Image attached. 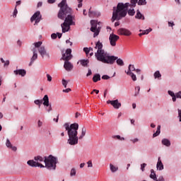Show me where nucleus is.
<instances>
[{"mask_svg":"<svg viewBox=\"0 0 181 181\" xmlns=\"http://www.w3.org/2000/svg\"><path fill=\"white\" fill-rule=\"evenodd\" d=\"M78 117H80V113L76 112L75 115V118H78Z\"/></svg>","mask_w":181,"mask_h":181,"instance_id":"60","label":"nucleus"},{"mask_svg":"<svg viewBox=\"0 0 181 181\" xmlns=\"http://www.w3.org/2000/svg\"><path fill=\"white\" fill-rule=\"evenodd\" d=\"M138 5H146V0H139Z\"/></svg>","mask_w":181,"mask_h":181,"instance_id":"37","label":"nucleus"},{"mask_svg":"<svg viewBox=\"0 0 181 181\" xmlns=\"http://www.w3.org/2000/svg\"><path fill=\"white\" fill-rule=\"evenodd\" d=\"M116 63L118 66H124V61L122 59H117Z\"/></svg>","mask_w":181,"mask_h":181,"instance_id":"32","label":"nucleus"},{"mask_svg":"<svg viewBox=\"0 0 181 181\" xmlns=\"http://www.w3.org/2000/svg\"><path fill=\"white\" fill-rule=\"evenodd\" d=\"M101 80V75L100 74H96L93 77V83H97V81H100Z\"/></svg>","mask_w":181,"mask_h":181,"instance_id":"19","label":"nucleus"},{"mask_svg":"<svg viewBox=\"0 0 181 181\" xmlns=\"http://www.w3.org/2000/svg\"><path fill=\"white\" fill-rule=\"evenodd\" d=\"M81 6H83V3L81 2L78 4V8H81Z\"/></svg>","mask_w":181,"mask_h":181,"instance_id":"63","label":"nucleus"},{"mask_svg":"<svg viewBox=\"0 0 181 181\" xmlns=\"http://www.w3.org/2000/svg\"><path fill=\"white\" fill-rule=\"evenodd\" d=\"M84 166H86V163H82L80 164V168H84Z\"/></svg>","mask_w":181,"mask_h":181,"instance_id":"56","label":"nucleus"},{"mask_svg":"<svg viewBox=\"0 0 181 181\" xmlns=\"http://www.w3.org/2000/svg\"><path fill=\"white\" fill-rule=\"evenodd\" d=\"M66 0H62L61 3L58 4L60 10L58 13L59 19H62V21H64V22L61 25V28L62 29V33H66V32H69L70 30V26L73 25V17L71 15V8L66 5Z\"/></svg>","mask_w":181,"mask_h":181,"instance_id":"1","label":"nucleus"},{"mask_svg":"<svg viewBox=\"0 0 181 181\" xmlns=\"http://www.w3.org/2000/svg\"><path fill=\"white\" fill-rule=\"evenodd\" d=\"M38 52H39L40 54H41L42 57H45V56L46 57H47V59L50 58V55L46 51V49L45 48V47H40L38 49Z\"/></svg>","mask_w":181,"mask_h":181,"instance_id":"14","label":"nucleus"},{"mask_svg":"<svg viewBox=\"0 0 181 181\" xmlns=\"http://www.w3.org/2000/svg\"><path fill=\"white\" fill-rule=\"evenodd\" d=\"M119 39V36L115 34H110L109 40L111 46H117V41Z\"/></svg>","mask_w":181,"mask_h":181,"instance_id":"10","label":"nucleus"},{"mask_svg":"<svg viewBox=\"0 0 181 181\" xmlns=\"http://www.w3.org/2000/svg\"><path fill=\"white\" fill-rule=\"evenodd\" d=\"M145 168H146V163H143L141 165V170H142V172L145 170Z\"/></svg>","mask_w":181,"mask_h":181,"instance_id":"41","label":"nucleus"},{"mask_svg":"<svg viewBox=\"0 0 181 181\" xmlns=\"http://www.w3.org/2000/svg\"><path fill=\"white\" fill-rule=\"evenodd\" d=\"M113 138L115 139H119V141H125V138L124 137H121V136L119 135H117V136H113Z\"/></svg>","mask_w":181,"mask_h":181,"instance_id":"36","label":"nucleus"},{"mask_svg":"<svg viewBox=\"0 0 181 181\" xmlns=\"http://www.w3.org/2000/svg\"><path fill=\"white\" fill-rule=\"evenodd\" d=\"M42 2H38L37 4V8H40V6H42Z\"/></svg>","mask_w":181,"mask_h":181,"instance_id":"61","label":"nucleus"},{"mask_svg":"<svg viewBox=\"0 0 181 181\" xmlns=\"http://www.w3.org/2000/svg\"><path fill=\"white\" fill-rule=\"evenodd\" d=\"M160 134V125H158L157 127V131L153 134V138H156V136H158Z\"/></svg>","mask_w":181,"mask_h":181,"instance_id":"27","label":"nucleus"},{"mask_svg":"<svg viewBox=\"0 0 181 181\" xmlns=\"http://www.w3.org/2000/svg\"><path fill=\"white\" fill-rule=\"evenodd\" d=\"M125 73H127V76H130L132 79L133 80V81H136V75L134 74L132 72H127V71H125Z\"/></svg>","mask_w":181,"mask_h":181,"instance_id":"23","label":"nucleus"},{"mask_svg":"<svg viewBox=\"0 0 181 181\" xmlns=\"http://www.w3.org/2000/svg\"><path fill=\"white\" fill-rule=\"evenodd\" d=\"M83 52H85L86 54H88V53H90V49L88 47H84Z\"/></svg>","mask_w":181,"mask_h":181,"instance_id":"42","label":"nucleus"},{"mask_svg":"<svg viewBox=\"0 0 181 181\" xmlns=\"http://www.w3.org/2000/svg\"><path fill=\"white\" fill-rule=\"evenodd\" d=\"M150 32H152L151 28L143 30L141 33L139 34V36H143V35H148Z\"/></svg>","mask_w":181,"mask_h":181,"instance_id":"28","label":"nucleus"},{"mask_svg":"<svg viewBox=\"0 0 181 181\" xmlns=\"http://www.w3.org/2000/svg\"><path fill=\"white\" fill-rule=\"evenodd\" d=\"M43 105H45V107H48V112H50V111H52V105L49 104V96L47 95H45L43 98Z\"/></svg>","mask_w":181,"mask_h":181,"instance_id":"12","label":"nucleus"},{"mask_svg":"<svg viewBox=\"0 0 181 181\" xmlns=\"http://www.w3.org/2000/svg\"><path fill=\"white\" fill-rule=\"evenodd\" d=\"M151 179H153V180H156V173H155V171L153 170H151V175H150Z\"/></svg>","mask_w":181,"mask_h":181,"instance_id":"25","label":"nucleus"},{"mask_svg":"<svg viewBox=\"0 0 181 181\" xmlns=\"http://www.w3.org/2000/svg\"><path fill=\"white\" fill-rule=\"evenodd\" d=\"M44 162L45 163V168L49 170H55L56 165L57 163V158L49 155L48 157H45Z\"/></svg>","mask_w":181,"mask_h":181,"instance_id":"6","label":"nucleus"},{"mask_svg":"<svg viewBox=\"0 0 181 181\" xmlns=\"http://www.w3.org/2000/svg\"><path fill=\"white\" fill-rule=\"evenodd\" d=\"M42 122L40 120H39L38 121V127H42Z\"/></svg>","mask_w":181,"mask_h":181,"instance_id":"58","label":"nucleus"},{"mask_svg":"<svg viewBox=\"0 0 181 181\" xmlns=\"http://www.w3.org/2000/svg\"><path fill=\"white\" fill-rule=\"evenodd\" d=\"M178 117H180V122H181V110H178Z\"/></svg>","mask_w":181,"mask_h":181,"instance_id":"52","label":"nucleus"},{"mask_svg":"<svg viewBox=\"0 0 181 181\" xmlns=\"http://www.w3.org/2000/svg\"><path fill=\"white\" fill-rule=\"evenodd\" d=\"M175 96H176L177 98H181V91L175 94Z\"/></svg>","mask_w":181,"mask_h":181,"instance_id":"48","label":"nucleus"},{"mask_svg":"<svg viewBox=\"0 0 181 181\" xmlns=\"http://www.w3.org/2000/svg\"><path fill=\"white\" fill-rule=\"evenodd\" d=\"M168 26H171V27H173L175 26V23L173 22H168Z\"/></svg>","mask_w":181,"mask_h":181,"instance_id":"55","label":"nucleus"},{"mask_svg":"<svg viewBox=\"0 0 181 181\" xmlns=\"http://www.w3.org/2000/svg\"><path fill=\"white\" fill-rule=\"evenodd\" d=\"M70 175H71V176H76V170L74 168H72L71 170Z\"/></svg>","mask_w":181,"mask_h":181,"instance_id":"39","label":"nucleus"},{"mask_svg":"<svg viewBox=\"0 0 181 181\" xmlns=\"http://www.w3.org/2000/svg\"><path fill=\"white\" fill-rule=\"evenodd\" d=\"M88 16H89V18H94V16H97V12L92 11L91 8H90L89 13H88Z\"/></svg>","mask_w":181,"mask_h":181,"instance_id":"26","label":"nucleus"},{"mask_svg":"<svg viewBox=\"0 0 181 181\" xmlns=\"http://www.w3.org/2000/svg\"><path fill=\"white\" fill-rule=\"evenodd\" d=\"M67 84H69V82L65 79H62V85L64 86V88H67Z\"/></svg>","mask_w":181,"mask_h":181,"instance_id":"38","label":"nucleus"},{"mask_svg":"<svg viewBox=\"0 0 181 181\" xmlns=\"http://www.w3.org/2000/svg\"><path fill=\"white\" fill-rule=\"evenodd\" d=\"M107 104H111L116 110H118L121 107V103L118 102V100H107Z\"/></svg>","mask_w":181,"mask_h":181,"instance_id":"15","label":"nucleus"},{"mask_svg":"<svg viewBox=\"0 0 181 181\" xmlns=\"http://www.w3.org/2000/svg\"><path fill=\"white\" fill-rule=\"evenodd\" d=\"M98 21L95 20L90 21V31L93 32V37H96L98 35H100V32L101 31V28L97 27Z\"/></svg>","mask_w":181,"mask_h":181,"instance_id":"8","label":"nucleus"},{"mask_svg":"<svg viewBox=\"0 0 181 181\" xmlns=\"http://www.w3.org/2000/svg\"><path fill=\"white\" fill-rule=\"evenodd\" d=\"M80 63L83 67H87V66H88V63H90V61H88V59H81L80 60Z\"/></svg>","mask_w":181,"mask_h":181,"instance_id":"21","label":"nucleus"},{"mask_svg":"<svg viewBox=\"0 0 181 181\" xmlns=\"http://www.w3.org/2000/svg\"><path fill=\"white\" fill-rule=\"evenodd\" d=\"M168 94H169V95H170L171 97H173V96L175 95V93H173V92L171 91V90H168Z\"/></svg>","mask_w":181,"mask_h":181,"instance_id":"49","label":"nucleus"},{"mask_svg":"<svg viewBox=\"0 0 181 181\" xmlns=\"http://www.w3.org/2000/svg\"><path fill=\"white\" fill-rule=\"evenodd\" d=\"M128 15H129V16H134V15H135V10L134 8L132 9H129L128 11Z\"/></svg>","mask_w":181,"mask_h":181,"instance_id":"34","label":"nucleus"},{"mask_svg":"<svg viewBox=\"0 0 181 181\" xmlns=\"http://www.w3.org/2000/svg\"><path fill=\"white\" fill-rule=\"evenodd\" d=\"M136 19H142V21L145 20V16L141 13V11L139 10L136 11V14L135 16Z\"/></svg>","mask_w":181,"mask_h":181,"instance_id":"18","label":"nucleus"},{"mask_svg":"<svg viewBox=\"0 0 181 181\" xmlns=\"http://www.w3.org/2000/svg\"><path fill=\"white\" fill-rule=\"evenodd\" d=\"M18 14V10L15 8L14 12H13V17L16 18V15Z\"/></svg>","mask_w":181,"mask_h":181,"instance_id":"51","label":"nucleus"},{"mask_svg":"<svg viewBox=\"0 0 181 181\" xmlns=\"http://www.w3.org/2000/svg\"><path fill=\"white\" fill-rule=\"evenodd\" d=\"M51 37H52V39H57V34H56V33H52V34L51 35Z\"/></svg>","mask_w":181,"mask_h":181,"instance_id":"47","label":"nucleus"},{"mask_svg":"<svg viewBox=\"0 0 181 181\" xmlns=\"http://www.w3.org/2000/svg\"><path fill=\"white\" fill-rule=\"evenodd\" d=\"M138 141H139V139H131V141L133 142V144H135L136 142H138Z\"/></svg>","mask_w":181,"mask_h":181,"instance_id":"53","label":"nucleus"},{"mask_svg":"<svg viewBox=\"0 0 181 181\" xmlns=\"http://www.w3.org/2000/svg\"><path fill=\"white\" fill-rule=\"evenodd\" d=\"M115 26L117 27V26H119V22H116L115 23Z\"/></svg>","mask_w":181,"mask_h":181,"instance_id":"64","label":"nucleus"},{"mask_svg":"<svg viewBox=\"0 0 181 181\" xmlns=\"http://www.w3.org/2000/svg\"><path fill=\"white\" fill-rule=\"evenodd\" d=\"M88 168H93V161L91 160L87 162Z\"/></svg>","mask_w":181,"mask_h":181,"instance_id":"40","label":"nucleus"},{"mask_svg":"<svg viewBox=\"0 0 181 181\" xmlns=\"http://www.w3.org/2000/svg\"><path fill=\"white\" fill-rule=\"evenodd\" d=\"M95 49H98L95 53V57L98 62H102L106 64H114L115 60L118 59V57L110 56V54L103 49V43L100 41L95 43Z\"/></svg>","mask_w":181,"mask_h":181,"instance_id":"4","label":"nucleus"},{"mask_svg":"<svg viewBox=\"0 0 181 181\" xmlns=\"http://www.w3.org/2000/svg\"><path fill=\"white\" fill-rule=\"evenodd\" d=\"M135 66L132 64H129V71H127V73H132V71H135Z\"/></svg>","mask_w":181,"mask_h":181,"instance_id":"31","label":"nucleus"},{"mask_svg":"<svg viewBox=\"0 0 181 181\" xmlns=\"http://www.w3.org/2000/svg\"><path fill=\"white\" fill-rule=\"evenodd\" d=\"M117 33L118 35H124V36H131V35H132V33H131L129 31V30L127 29V28H119L117 30Z\"/></svg>","mask_w":181,"mask_h":181,"instance_id":"11","label":"nucleus"},{"mask_svg":"<svg viewBox=\"0 0 181 181\" xmlns=\"http://www.w3.org/2000/svg\"><path fill=\"white\" fill-rule=\"evenodd\" d=\"M27 163L29 166H32V168H45V165H42V163H36L33 160H28Z\"/></svg>","mask_w":181,"mask_h":181,"instance_id":"13","label":"nucleus"},{"mask_svg":"<svg viewBox=\"0 0 181 181\" xmlns=\"http://www.w3.org/2000/svg\"><path fill=\"white\" fill-rule=\"evenodd\" d=\"M13 73L16 76H18V74L19 76H21V77H25V76H26V71L25 69L16 70Z\"/></svg>","mask_w":181,"mask_h":181,"instance_id":"16","label":"nucleus"},{"mask_svg":"<svg viewBox=\"0 0 181 181\" xmlns=\"http://www.w3.org/2000/svg\"><path fill=\"white\" fill-rule=\"evenodd\" d=\"M154 78H158V80H160L162 78V74H160V72L159 71H156L154 74Z\"/></svg>","mask_w":181,"mask_h":181,"instance_id":"24","label":"nucleus"},{"mask_svg":"<svg viewBox=\"0 0 181 181\" xmlns=\"http://www.w3.org/2000/svg\"><path fill=\"white\" fill-rule=\"evenodd\" d=\"M6 145L7 148H9L10 149H12L14 152H16L18 148H16V146H12V144H11V141H9L8 139H6Z\"/></svg>","mask_w":181,"mask_h":181,"instance_id":"17","label":"nucleus"},{"mask_svg":"<svg viewBox=\"0 0 181 181\" xmlns=\"http://www.w3.org/2000/svg\"><path fill=\"white\" fill-rule=\"evenodd\" d=\"M34 103L36 105H39V107H40V105L43 104V98L42 100H35Z\"/></svg>","mask_w":181,"mask_h":181,"instance_id":"33","label":"nucleus"},{"mask_svg":"<svg viewBox=\"0 0 181 181\" xmlns=\"http://www.w3.org/2000/svg\"><path fill=\"white\" fill-rule=\"evenodd\" d=\"M48 4H54L56 2V0H48Z\"/></svg>","mask_w":181,"mask_h":181,"instance_id":"54","label":"nucleus"},{"mask_svg":"<svg viewBox=\"0 0 181 181\" xmlns=\"http://www.w3.org/2000/svg\"><path fill=\"white\" fill-rule=\"evenodd\" d=\"M42 41H39L37 42L34 43L35 47L32 49L33 55L31 57L29 66H32V64H33L35 60L37 59V49H36V47H40V46H42Z\"/></svg>","mask_w":181,"mask_h":181,"instance_id":"7","label":"nucleus"},{"mask_svg":"<svg viewBox=\"0 0 181 181\" xmlns=\"http://www.w3.org/2000/svg\"><path fill=\"white\" fill-rule=\"evenodd\" d=\"M109 78H110V76H107V75H103V76H102V79H103V80H109Z\"/></svg>","mask_w":181,"mask_h":181,"instance_id":"43","label":"nucleus"},{"mask_svg":"<svg viewBox=\"0 0 181 181\" xmlns=\"http://www.w3.org/2000/svg\"><path fill=\"white\" fill-rule=\"evenodd\" d=\"M70 91H71V88H68L66 89H64L62 90L63 93H70Z\"/></svg>","mask_w":181,"mask_h":181,"instance_id":"44","label":"nucleus"},{"mask_svg":"<svg viewBox=\"0 0 181 181\" xmlns=\"http://www.w3.org/2000/svg\"><path fill=\"white\" fill-rule=\"evenodd\" d=\"M155 181H165V179L163 178V177L160 176V177H158V179L156 178V180Z\"/></svg>","mask_w":181,"mask_h":181,"instance_id":"45","label":"nucleus"},{"mask_svg":"<svg viewBox=\"0 0 181 181\" xmlns=\"http://www.w3.org/2000/svg\"><path fill=\"white\" fill-rule=\"evenodd\" d=\"M93 74V72L91 71V69H88V72L86 74V76L88 77V76H91Z\"/></svg>","mask_w":181,"mask_h":181,"instance_id":"50","label":"nucleus"},{"mask_svg":"<svg viewBox=\"0 0 181 181\" xmlns=\"http://www.w3.org/2000/svg\"><path fill=\"white\" fill-rule=\"evenodd\" d=\"M163 145H165V146H170V141L168 139H163L161 141Z\"/></svg>","mask_w":181,"mask_h":181,"instance_id":"22","label":"nucleus"},{"mask_svg":"<svg viewBox=\"0 0 181 181\" xmlns=\"http://www.w3.org/2000/svg\"><path fill=\"white\" fill-rule=\"evenodd\" d=\"M110 170L111 172H117V170H118V167H115V165H112V164H110Z\"/></svg>","mask_w":181,"mask_h":181,"instance_id":"30","label":"nucleus"},{"mask_svg":"<svg viewBox=\"0 0 181 181\" xmlns=\"http://www.w3.org/2000/svg\"><path fill=\"white\" fill-rule=\"evenodd\" d=\"M54 121H55V122H59V115L57 117V119L54 118Z\"/></svg>","mask_w":181,"mask_h":181,"instance_id":"57","label":"nucleus"},{"mask_svg":"<svg viewBox=\"0 0 181 181\" xmlns=\"http://www.w3.org/2000/svg\"><path fill=\"white\" fill-rule=\"evenodd\" d=\"M41 20H42V15H40V11L35 12L30 18L31 22H33V21H35V25H37V23H39V22H40Z\"/></svg>","mask_w":181,"mask_h":181,"instance_id":"9","label":"nucleus"},{"mask_svg":"<svg viewBox=\"0 0 181 181\" xmlns=\"http://www.w3.org/2000/svg\"><path fill=\"white\" fill-rule=\"evenodd\" d=\"M136 4H138V0H131V4L119 3L117 8H113L112 22H114L115 21H121L122 18H125L128 13V8H129V6L135 8L136 6Z\"/></svg>","mask_w":181,"mask_h":181,"instance_id":"3","label":"nucleus"},{"mask_svg":"<svg viewBox=\"0 0 181 181\" xmlns=\"http://www.w3.org/2000/svg\"><path fill=\"white\" fill-rule=\"evenodd\" d=\"M47 81H52V76H50V74H47Z\"/></svg>","mask_w":181,"mask_h":181,"instance_id":"46","label":"nucleus"},{"mask_svg":"<svg viewBox=\"0 0 181 181\" xmlns=\"http://www.w3.org/2000/svg\"><path fill=\"white\" fill-rule=\"evenodd\" d=\"M173 97V101L175 103L176 101V96L175 95L174 96H172Z\"/></svg>","mask_w":181,"mask_h":181,"instance_id":"62","label":"nucleus"},{"mask_svg":"<svg viewBox=\"0 0 181 181\" xmlns=\"http://www.w3.org/2000/svg\"><path fill=\"white\" fill-rule=\"evenodd\" d=\"M1 63H4V67H8L9 66V60L5 61L4 58L0 59Z\"/></svg>","mask_w":181,"mask_h":181,"instance_id":"29","label":"nucleus"},{"mask_svg":"<svg viewBox=\"0 0 181 181\" xmlns=\"http://www.w3.org/2000/svg\"><path fill=\"white\" fill-rule=\"evenodd\" d=\"M57 35H58L59 39H60L62 37V34L60 33H57Z\"/></svg>","mask_w":181,"mask_h":181,"instance_id":"59","label":"nucleus"},{"mask_svg":"<svg viewBox=\"0 0 181 181\" xmlns=\"http://www.w3.org/2000/svg\"><path fill=\"white\" fill-rule=\"evenodd\" d=\"M73 58V55L71 54V49H67L66 52L62 54V60H64V69L66 70V71H71L73 70V64L69 60H71Z\"/></svg>","mask_w":181,"mask_h":181,"instance_id":"5","label":"nucleus"},{"mask_svg":"<svg viewBox=\"0 0 181 181\" xmlns=\"http://www.w3.org/2000/svg\"><path fill=\"white\" fill-rule=\"evenodd\" d=\"M156 168L160 170H163V163H162V160H160V158H158V161L157 163Z\"/></svg>","mask_w":181,"mask_h":181,"instance_id":"20","label":"nucleus"},{"mask_svg":"<svg viewBox=\"0 0 181 181\" xmlns=\"http://www.w3.org/2000/svg\"><path fill=\"white\" fill-rule=\"evenodd\" d=\"M64 127L67 131L68 134V141L67 144L69 145H77L78 144V139H83L84 136H86V134L87 132V129L86 127H82L81 134L79 137L77 136L78 135V123H73L70 125L69 123H65Z\"/></svg>","mask_w":181,"mask_h":181,"instance_id":"2","label":"nucleus"},{"mask_svg":"<svg viewBox=\"0 0 181 181\" xmlns=\"http://www.w3.org/2000/svg\"><path fill=\"white\" fill-rule=\"evenodd\" d=\"M35 160H39V162H43V160H45V159L40 156H37L36 157H35Z\"/></svg>","mask_w":181,"mask_h":181,"instance_id":"35","label":"nucleus"}]
</instances>
